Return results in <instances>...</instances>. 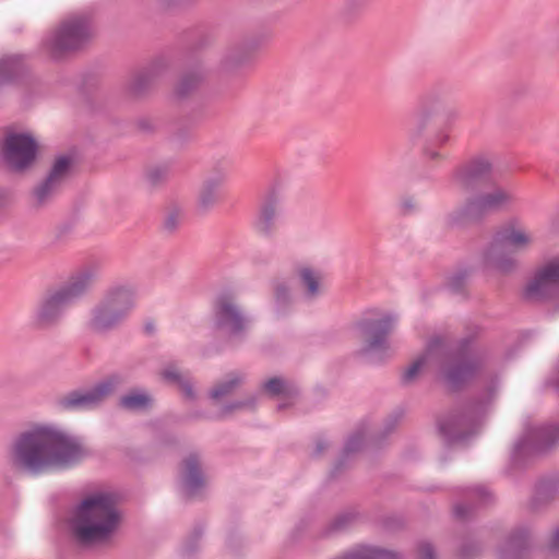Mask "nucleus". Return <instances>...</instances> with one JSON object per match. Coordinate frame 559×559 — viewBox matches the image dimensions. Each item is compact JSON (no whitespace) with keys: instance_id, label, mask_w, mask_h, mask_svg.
<instances>
[{"instance_id":"nucleus-1","label":"nucleus","mask_w":559,"mask_h":559,"mask_svg":"<svg viewBox=\"0 0 559 559\" xmlns=\"http://www.w3.org/2000/svg\"><path fill=\"white\" fill-rule=\"evenodd\" d=\"M92 455L84 440L56 425H34L12 441L8 459L20 473L40 476L70 469Z\"/></svg>"},{"instance_id":"nucleus-2","label":"nucleus","mask_w":559,"mask_h":559,"mask_svg":"<svg viewBox=\"0 0 559 559\" xmlns=\"http://www.w3.org/2000/svg\"><path fill=\"white\" fill-rule=\"evenodd\" d=\"M477 333L478 329L452 343L440 336L431 338L426 352L402 373V384H412L424 365L430 358H436L438 374L444 385L452 392L464 389L484 371L488 360L486 348L476 341Z\"/></svg>"},{"instance_id":"nucleus-3","label":"nucleus","mask_w":559,"mask_h":559,"mask_svg":"<svg viewBox=\"0 0 559 559\" xmlns=\"http://www.w3.org/2000/svg\"><path fill=\"white\" fill-rule=\"evenodd\" d=\"M121 522L116 498L109 492H93L81 500L69 519L74 542L83 548L110 543Z\"/></svg>"},{"instance_id":"nucleus-4","label":"nucleus","mask_w":559,"mask_h":559,"mask_svg":"<svg viewBox=\"0 0 559 559\" xmlns=\"http://www.w3.org/2000/svg\"><path fill=\"white\" fill-rule=\"evenodd\" d=\"M97 276L98 266L87 264L73 272L66 282L49 288L35 312L37 328L52 329L59 325L67 309L92 290Z\"/></svg>"},{"instance_id":"nucleus-5","label":"nucleus","mask_w":559,"mask_h":559,"mask_svg":"<svg viewBox=\"0 0 559 559\" xmlns=\"http://www.w3.org/2000/svg\"><path fill=\"white\" fill-rule=\"evenodd\" d=\"M499 384V379L491 377L478 396L459 404L439 419V432L447 443L466 441L478 431L483 417L497 397Z\"/></svg>"},{"instance_id":"nucleus-6","label":"nucleus","mask_w":559,"mask_h":559,"mask_svg":"<svg viewBox=\"0 0 559 559\" xmlns=\"http://www.w3.org/2000/svg\"><path fill=\"white\" fill-rule=\"evenodd\" d=\"M93 25L85 13L70 14L62 19L45 37L43 44L55 59L83 49L93 38Z\"/></svg>"},{"instance_id":"nucleus-7","label":"nucleus","mask_w":559,"mask_h":559,"mask_svg":"<svg viewBox=\"0 0 559 559\" xmlns=\"http://www.w3.org/2000/svg\"><path fill=\"white\" fill-rule=\"evenodd\" d=\"M532 242L533 237L530 233L511 223L496 234L484 251V262L502 274H510L519 265L513 253L527 250Z\"/></svg>"},{"instance_id":"nucleus-8","label":"nucleus","mask_w":559,"mask_h":559,"mask_svg":"<svg viewBox=\"0 0 559 559\" xmlns=\"http://www.w3.org/2000/svg\"><path fill=\"white\" fill-rule=\"evenodd\" d=\"M251 320L237 297L229 292L216 296L213 302V326L230 342L246 338Z\"/></svg>"},{"instance_id":"nucleus-9","label":"nucleus","mask_w":559,"mask_h":559,"mask_svg":"<svg viewBox=\"0 0 559 559\" xmlns=\"http://www.w3.org/2000/svg\"><path fill=\"white\" fill-rule=\"evenodd\" d=\"M516 201L512 189L495 185L490 191L468 198L464 205L450 214L452 224L463 219H479L491 212L510 210Z\"/></svg>"},{"instance_id":"nucleus-10","label":"nucleus","mask_w":559,"mask_h":559,"mask_svg":"<svg viewBox=\"0 0 559 559\" xmlns=\"http://www.w3.org/2000/svg\"><path fill=\"white\" fill-rule=\"evenodd\" d=\"M122 378L119 374H110L96 382L92 388L72 390L59 396L56 405L66 412L95 409L115 394Z\"/></svg>"},{"instance_id":"nucleus-11","label":"nucleus","mask_w":559,"mask_h":559,"mask_svg":"<svg viewBox=\"0 0 559 559\" xmlns=\"http://www.w3.org/2000/svg\"><path fill=\"white\" fill-rule=\"evenodd\" d=\"M396 323V316L386 313L379 319H364L358 322L364 345L360 355L374 361H383L390 356L389 335Z\"/></svg>"},{"instance_id":"nucleus-12","label":"nucleus","mask_w":559,"mask_h":559,"mask_svg":"<svg viewBox=\"0 0 559 559\" xmlns=\"http://www.w3.org/2000/svg\"><path fill=\"white\" fill-rule=\"evenodd\" d=\"M72 169L73 158L71 156H57L46 176L32 190L33 206L41 209L49 205L70 179Z\"/></svg>"},{"instance_id":"nucleus-13","label":"nucleus","mask_w":559,"mask_h":559,"mask_svg":"<svg viewBox=\"0 0 559 559\" xmlns=\"http://www.w3.org/2000/svg\"><path fill=\"white\" fill-rule=\"evenodd\" d=\"M37 148V142L31 134L8 132L2 141L0 155L10 170L23 173L35 163Z\"/></svg>"},{"instance_id":"nucleus-14","label":"nucleus","mask_w":559,"mask_h":559,"mask_svg":"<svg viewBox=\"0 0 559 559\" xmlns=\"http://www.w3.org/2000/svg\"><path fill=\"white\" fill-rule=\"evenodd\" d=\"M559 441V426L531 428L514 445L512 460L521 464L527 456L545 453Z\"/></svg>"},{"instance_id":"nucleus-15","label":"nucleus","mask_w":559,"mask_h":559,"mask_svg":"<svg viewBox=\"0 0 559 559\" xmlns=\"http://www.w3.org/2000/svg\"><path fill=\"white\" fill-rule=\"evenodd\" d=\"M492 163L486 156H475L459 165L451 175L452 183L460 190L468 192L490 181Z\"/></svg>"},{"instance_id":"nucleus-16","label":"nucleus","mask_w":559,"mask_h":559,"mask_svg":"<svg viewBox=\"0 0 559 559\" xmlns=\"http://www.w3.org/2000/svg\"><path fill=\"white\" fill-rule=\"evenodd\" d=\"M263 43V36L250 35L228 44L221 56V70L224 72H234L245 67L251 61L253 53Z\"/></svg>"},{"instance_id":"nucleus-17","label":"nucleus","mask_w":559,"mask_h":559,"mask_svg":"<svg viewBox=\"0 0 559 559\" xmlns=\"http://www.w3.org/2000/svg\"><path fill=\"white\" fill-rule=\"evenodd\" d=\"M559 294V257L540 266L526 287V296L536 300L549 299Z\"/></svg>"},{"instance_id":"nucleus-18","label":"nucleus","mask_w":559,"mask_h":559,"mask_svg":"<svg viewBox=\"0 0 559 559\" xmlns=\"http://www.w3.org/2000/svg\"><path fill=\"white\" fill-rule=\"evenodd\" d=\"M164 70V61L155 60L148 66L132 72L123 86L126 96L134 100L147 97Z\"/></svg>"},{"instance_id":"nucleus-19","label":"nucleus","mask_w":559,"mask_h":559,"mask_svg":"<svg viewBox=\"0 0 559 559\" xmlns=\"http://www.w3.org/2000/svg\"><path fill=\"white\" fill-rule=\"evenodd\" d=\"M440 115H444L448 119L456 117L455 110L452 109L447 102L438 94L431 93L426 95L419 105L414 118V126L411 129V136L420 138L428 124Z\"/></svg>"},{"instance_id":"nucleus-20","label":"nucleus","mask_w":559,"mask_h":559,"mask_svg":"<svg viewBox=\"0 0 559 559\" xmlns=\"http://www.w3.org/2000/svg\"><path fill=\"white\" fill-rule=\"evenodd\" d=\"M179 483L187 498L194 499L202 495L206 479L198 453H190L182 460L179 467Z\"/></svg>"},{"instance_id":"nucleus-21","label":"nucleus","mask_w":559,"mask_h":559,"mask_svg":"<svg viewBox=\"0 0 559 559\" xmlns=\"http://www.w3.org/2000/svg\"><path fill=\"white\" fill-rule=\"evenodd\" d=\"M281 214V195L275 190L267 191L261 199L253 223L255 231L263 237H272Z\"/></svg>"},{"instance_id":"nucleus-22","label":"nucleus","mask_w":559,"mask_h":559,"mask_svg":"<svg viewBox=\"0 0 559 559\" xmlns=\"http://www.w3.org/2000/svg\"><path fill=\"white\" fill-rule=\"evenodd\" d=\"M227 179V168L216 164L203 180L198 193V210L207 213L221 201V189Z\"/></svg>"},{"instance_id":"nucleus-23","label":"nucleus","mask_w":559,"mask_h":559,"mask_svg":"<svg viewBox=\"0 0 559 559\" xmlns=\"http://www.w3.org/2000/svg\"><path fill=\"white\" fill-rule=\"evenodd\" d=\"M100 300L127 319L136 305V287L131 282L114 284L105 290Z\"/></svg>"},{"instance_id":"nucleus-24","label":"nucleus","mask_w":559,"mask_h":559,"mask_svg":"<svg viewBox=\"0 0 559 559\" xmlns=\"http://www.w3.org/2000/svg\"><path fill=\"white\" fill-rule=\"evenodd\" d=\"M531 540L530 528L516 527L498 548V559H530Z\"/></svg>"},{"instance_id":"nucleus-25","label":"nucleus","mask_w":559,"mask_h":559,"mask_svg":"<svg viewBox=\"0 0 559 559\" xmlns=\"http://www.w3.org/2000/svg\"><path fill=\"white\" fill-rule=\"evenodd\" d=\"M124 320L118 311H115L99 299L91 309L86 326L94 334H107L118 329Z\"/></svg>"},{"instance_id":"nucleus-26","label":"nucleus","mask_w":559,"mask_h":559,"mask_svg":"<svg viewBox=\"0 0 559 559\" xmlns=\"http://www.w3.org/2000/svg\"><path fill=\"white\" fill-rule=\"evenodd\" d=\"M246 374L241 371H230L216 381L207 392L209 399L218 404L231 396L245 383Z\"/></svg>"},{"instance_id":"nucleus-27","label":"nucleus","mask_w":559,"mask_h":559,"mask_svg":"<svg viewBox=\"0 0 559 559\" xmlns=\"http://www.w3.org/2000/svg\"><path fill=\"white\" fill-rule=\"evenodd\" d=\"M302 296L307 301H313L322 294L323 274L309 265H301L296 270Z\"/></svg>"},{"instance_id":"nucleus-28","label":"nucleus","mask_w":559,"mask_h":559,"mask_svg":"<svg viewBox=\"0 0 559 559\" xmlns=\"http://www.w3.org/2000/svg\"><path fill=\"white\" fill-rule=\"evenodd\" d=\"M273 292V312L277 318H283L289 313L294 305V296L289 284L282 280H276L272 284Z\"/></svg>"},{"instance_id":"nucleus-29","label":"nucleus","mask_w":559,"mask_h":559,"mask_svg":"<svg viewBox=\"0 0 559 559\" xmlns=\"http://www.w3.org/2000/svg\"><path fill=\"white\" fill-rule=\"evenodd\" d=\"M359 513L355 509H347L337 513L329 523H326L321 532L322 537H333L347 532L356 524Z\"/></svg>"},{"instance_id":"nucleus-30","label":"nucleus","mask_w":559,"mask_h":559,"mask_svg":"<svg viewBox=\"0 0 559 559\" xmlns=\"http://www.w3.org/2000/svg\"><path fill=\"white\" fill-rule=\"evenodd\" d=\"M336 559H403V556L397 551L377 546L358 545Z\"/></svg>"},{"instance_id":"nucleus-31","label":"nucleus","mask_w":559,"mask_h":559,"mask_svg":"<svg viewBox=\"0 0 559 559\" xmlns=\"http://www.w3.org/2000/svg\"><path fill=\"white\" fill-rule=\"evenodd\" d=\"M559 497V477L552 476L540 479L535 488L532 499V508L534 510L546 506Z\"/></svg>"},{"instance_id":"nucleus-32","label":"nucleus","mask_w":559,"mask_h":559,"mask_svg":"<svg viewBox=\"0 0 559 559\" xmlns=\"http://www.w3.org/2000/svg\"><path fill=\"white\" fill-rule=\"evenodd\" d=\"M27 71L21 56H8L0 59V86L14 82Z\"/></svg>"},{"instance_id":"nucleus-33","label":"nucleus","mask_w":559,"mask_h":559,"mask_svg":"<svg viewBox=\"0 0 559 559\" xmlns=\"http://www.w3.org/2000/svg\"><path fill=\"white\" fill-rule=\"evenodd\" d=\"M204 79L205 71L202 68H195L191 69L190 71H187L181 76L175 88L176 96L178 98L187 97L190 93H192L199 87V85L203 82Z\"/></svg>"},{"instance_id":"nucleus-34","label":"nucleus","mask_w":559,"mask_h":559,"mask_svg":"<svg viewBox=\"0 0 559 559\" xmlns=\"http://www.w3.org/2000/svg\"><path fill=\"white\" fill-rule=\"evenodd\" d=\"M262 389L271 396L294 397L298 389L281 377H273L262 384Z\"/></svg>"},{"instance_id":"nucleus-35","label":"nucleus","mask_w":559,"mask_h":559,"mask_svg":"<svg viewBox=\"0 0 559 559\" xmlns=\"http://www.w3.org/2000/svg\"><path fill=\"white\" fill-rule=\"evenodd\" d=\"M152 399L144 391H131L119 400V406L127 411H143L151 406Z\"/></svg>"},{"instance_id":"nucleus-36","label":"nucleus","mask_w":559,"mask_h":559,"mask_svg":"<svg viewBox=\"0 0 559 559\" xmlns=\"http://www.w3.org/2000/svg\"><path fill=\"white\" fill-rule=\"evenodd\" d=\"M450 135L445 130H439L427 142L424 147L425 156L430 160H443L445 155L438 151V147L445 145Z\"/></svg>"},{"instance_id":"nucleus-37","label":"nucleus","mask_w":559,"mask_h":559,"mask_svg":"<svg viewBox=\"0 0 559 559\" xmlns=\"http://www.w3.org/2000/svg\"><path fill=\"white\" fill-rule=\"evenodd\" d=\"M364 440H365V438H364V433L361 431H357V432L353 433L347 439L344 450H343V453L332 471L333 475H335L336 473H338L341 471V468L345 465L346 461L348 460V457L352 454L356 453L357 451H359L361 449Z\"/></svg>"},{"instance_id":"nucleus-38","label":"nucleus","mask_w":559,"mask_h":559,"mask_svg":"<svg viewBox=\"0 0 559 559\" xmlns=\"http://www.w3.org/2000/svg\"><path fill=\"white\" fill-rule=\"evenodd\" d=\"M403 414L401 412L394 413L390 415L386 420L384 421L382 431L372 438V444L374 447H380L383 442V440L392 433L395 428L397 427Z\"/></svg>"},{"instance_id":"nucleus-39","label":"nucleus","mask_w":559,"mask_h":559,"mask_svg":"<svg viewBox=\"0 0 559 559\" xmlns=\"http://www.w3.org/2000/svg\"><path fill=\"white\" fill-rule=\"evenodd\" d=\"M257 405V397L254 395L243 400L235 401L224 405L221 409L219 417H225L236 411L254 409Z\"/></svg>"},{"instance_id":"nucleus-40","label":"nucleus","mask_w":559,"mask_h":559,"mask_svg":"<svg viewBox=\"0 0 559 559\" xmlns=\"http://www.w3.org/2000/svg\"><path fill=\"white\" fill-rule=\"evenodd\" d=\"M168 177V169L165 166L150 167L145 173L146 182L152 188H156L164 183Z\"/></svg>"},{"instance_id":"nucleus-41","label":"nucleus","mask_w":559,"mask_h":559,"mask_svg":"<svg viewBox=\"0 0 559 559\" xmlns=\"http://www.w3.org/2000/svg\"><path fill=\"white\" fill-rule=\"evenodd\" d=\"M467 270H460L452 274L448 280V287L454 294H463L468 278Z\"/></svg>"},{"instance_id":"nucleus-42","label":"nucleus","mask_w":559,"mask_h":559,"mask_svg":"<svg viewBox=\"0 0 559 559\" xmlns=\"http://www.w3.org/2000/svg\"><path fill=\"white\" fill-rule=\"evenodd\" d=\"M159 374L163 380L169 383H176L177 385L186 378L181 373L178 364L175 361L166 364L159 371Z\"/></svg>"},{"instance_id":"nucleus-43","label":"nucleus","mask_w":559,"mask_h":559,"mask_svg":"<svg viewBox=\"0 0 559 559\" xmlns=\"http://www.w3.org/2000/svg\"><path fill=\"white\" fill-rule=\"evenodd\" d=\"M467 499L477 500L479 504H486L491 500L490 491L484 486L468 488L465 492Z\"/></svg>"},{"instance_id":"nucleus-44","label":"nucleus","mask_w":559,"mask_h":559,"mask_svg":"<svg viewBox=\"0 0 559 559\" xmlns=\"http://www.w3.org/2000/svg\"><path fill=\"white\" fill-rule=\"evenodd\" d=\"M364 4L358 0H345L342 10L343 17L347 21L354 20L361 12Z\"/></svg>"},{"instance_id":"nucleus-45","label":"nucleus","mask_w":559,"mask_h":559,"mask_svg":"<svg viewBox=\"0 0 559 559\" xmlns=\"http://www.w3.org/2000/svg\"><path fill=\"white\" fill-rule=\"evenodd\" d=\"M180 225V212L176 209L169 211L163 222V229L167 234H174Z\"/></svg>"},{"instance_id":"nucleus-46","label":"nucleus","mask_w":559,"mask_h":559,"mask_svg":"<svg viewBox=\"0 0 559 559\" xmlns=\"http://www.w3.org/2000/svg\"><path fill=\"white\" fill-rule=\"evenodd\" d=\"M480 544L476 540H465L460 547V557L471 559L480 552Z\"/></svg>"},{"instance_id":"nucleus-47","label":"nucleus","mask_w":559,"mask_h":559,"mask_svg":"<svg viewBox=\"0 0 559 559\" xmlns=\"http://www.w3.org/2000/svg\"><path fill=\"white\" fill-rule=\"evenodd\" d=\"M417 559H437L435 546L427 542H419L417 545Z\"/></svg>"},{"instance_id":"nucleus-48","label":"nucleus","mask_w":559,"mask_h":559,"mask_svg":"<svg viewBox=\"0 0 559 559\" xmlns=\"http://www.w3.org/2000/svg\"><path fill=\"white\" fill-rule=\"evenodd\" d=\"M179 389L181 390L182 394L186 399L190 401H194L197 399V393L193 388V383L190 379L185 378L179 384Z\"/></svg>"},{"instance_id":"nucleus-49","label":"nucleus","mask_w":559,"mask_h":559,"mask_svg":"<svg viewBox=\"0 0 559 559\" xmlns=\"http://www.w3.org/2000/svg\"><path fill=\"white\" fill-rule=\"evenodd\" d=\"M400 209H401L402 214H404V215L412 214L417 209L416 201L412 197L403 198L400 203Z\"/></svg>"},{"instance_id":"nucleus-50","label":"nucleus","mask_w":559,"mask_h":559,"mask_svg":"<svg viewBox=\"0 0 559 559\" xmlns=\"http://www.w3.org/2000/svg\"><path fill=\"white\" fill-rule=\"evenodd\" d=\"M455 518L465 520L472 512V506L468 503H459L453 509Z\"/></svg>"},{"instance_id":"nucleus-51","label":"nucleus","mask_w":559,"mask_h":559,"mask_svg":"<svg viewBox=\"0 0 559 559\" xmlns=\"http://www.w3.org/2000/svg\"><path fill=\"white\" fill-rule=\"evenodd\" d=\"M548 549L555 555H559V525L552 531L548 542Z\"/></svg>"},{"instance_id":"nucleus-52","label":"nucleus","mask_w":559,"mask_h":559,"mask_svg":"<svg viewBox=\"0 0 559 559\" xmlns=\"http://www.w3.org/2000/svg\"><path fill=\"white\" fill-rule=\"evenodd\" d=\"M136 127L142 132L150 133V132L154 131L155 123L151 119L141 118L136 121Z\"/></svg>"},{"instance_id":"nucleus-53","label":"nucleus","mask_w":559,"mask_h":559,"mask_svg":"<svg viewBox=\"0 0 559 559\" xmlns=\"http://www.w3.org/2000/svg\"><path fill=\"white\" fill-rule=\"evenodd\" d=\"M188 0H159L162 8L170 10L186 4Z\"/></svg>"},{"instance_id":"nucleus-54","label":"nucleus","mask_w":559,"mask_h":559,"mask_svg":"<svg viewBox=\"0 0 559 559\" xmlns=\"http://www.w3.org/2000/svg\"><path fill=\"white\" fill-rule=\"evenodd\" d=\"M328 448V443L323 440H318L316 443V453L321 454Z\"/></svg>"},{"instance_id":"nucleus-55","label":"nucleus","mask_w":559,"mask_h":559,"mask_svg":"<svg viewBox=\"0 0 559 559\" xmlns=\"http://www.w3.org/2000/svg\"><path fill=\"white\" fill-rule=\"evenodd\" d=\"M205 416L201 413H192L191 414V418L192 419H200V418H204Z\"/></svg>"},{"instance_id":"nucleus-56","label":"nucleus","mask_w":559,"mask_h":559,"mask_svg":"<svg viewBox=\"0 0 559 559\" xmlns=\"http://www.w3.org/2000/svg\"><path fill=\"white\" fill-rule=\"evenodd\" d=\"M288 406H289V404H287V403H281V404L277 405V409L282 411V409H285Z\"/></svg>"},{"instance_id":"nucleus-57","label":"nucleus","mask_w":559,"mask_h":559,"mask_svg":"<svg viewBox=\"0 0 559 559\" xmlns=\"http://www.w3.org/2000/svg\"><path fill=\"white\" fill-rule=\"evenodd\" d=\"M146 330L153 331V326L151 324L146 325Z\"/></svg>"}]
</instances>
